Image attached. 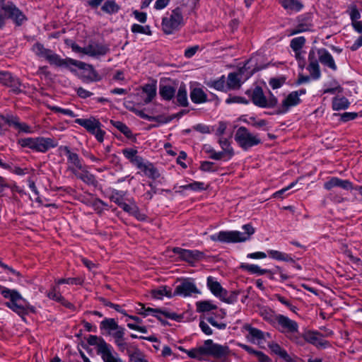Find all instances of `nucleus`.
<instances>
[{
	"label": "nucleus",
	"mask_w": 362,
	"mask_h": 362,
	"mask_svg": "<svg viewBox=\"0 0 362 362\" xmlns=\"http://www.w3.org/2000/svg\"><path fill=\"white\" fill-rule=\"evenodd\" d=\"M102 10L107 13H114L118 11L119 6L115 1H107L103 5Z\"/></svg>",
	"instance_id": "nucleus-56"
},
{
	"label": "nucleus",
	"mask_w": 362,
	"mask_h": 362,
	"mask_svg": "<svg viewBox=\"0 0 362 362\" xmlns=\"http://www.w3.org/2000/svg\"><path fill=\"white\" fill-rule=\"evenodd\" d=\"M259 315L264 320L271 323L275 321V317L276 316L272 309L266 307H262L259 309Z\"/></svg>",
	"instance_id": "nucleus-51"
},
{
	"label": "nucleus",
	"mask_w": 362,
	"mask_h": 362,
	"mask_svg": "<svg viewBox=\"0 0 362 362\" xmlns=\"http://www.w3.org/2000/svg\"><path fill=\"white\" fill-rule=\"evenodd\" d=\"M61 153H64L67 156V169L73 174L80 169H82L83 165L81 159L76 153L71 151L70 148L66 146H61L59 148Z\"/></svg>",
	"instance_id": "nucleus-13"
},
{
	"label": "nucleus",
	"mask_w": 362,
	"mask_h": 362,
	"mask_svg": "<svg viewBox=\"0 0 362 362\" xmlns=\"http://www.w3.org/2000/svg\"><path fill=\"white\" fill-rule=\"evenodd\" d=\"M207 86L220 91H227L226 80L224 76L218 79L210 81L207 83Z\"/></svg>",
	"instance_id": "nucleus-46"
},
{
	"label": "nucleus",
	"mask_w": 362,
	"mask_h": 362,
	"mask_svg": "<svg viewBox=\"0 0 362 362\" xmlns=\"http://www.w3.org/2000/svg\"><path fill=\"white\" fill-rule=\"evenodd\" d=\"M159 93L163 99L170 100L174 97L175 90L170 86H162L160 87Z\"/></svg>",
	"instance_id": "nucleus-48"
},
{
	"label": "nucleus",
	"mask_w": 362,
	"mask_h": 362,
	"mask_svg": "<svg viewBox=\"0 0 362 362\" xmlns=\"http://www.w3.org/2000/svg\"><path fill=\"white\" fill-rule=\"evenodd\" d=\"M303 339L317 349H326L330 346L329 341L322 339L321 332L308 330L304 332Z\"/></svg>",
	"instance_id": "nucleus-15"
},
{
	"label": "nucleus",
	"mask_w": 362,
	"mask_h": 362,
	"mask_svg": "<svg viewBox=\"0 0 362 362\" xmlns=\"http://www.w3.org/2000/svg\"><path fill=\"white\" fill-rule=\"evenodd\" d=\"M103 362H124L110 345L100 354Z\"/></svg>",
	"instance_id": "nucleus-33"
},
{
	"label": "nucleus",
	"mask_w": 362,
	"mask_h": 362,
	"mask_svg": "<svg viewBox=\"0 0 362 362\" xmlns=\"http://www.w3.org/2000/svg\"><path fill=\"white\" fill-rule=\"evenodd\" d=\"M179 188L196 192L202 191L206 189L204 183L202 182H193L188 185L180 186Z\"/></svg>",
	"instance_id": "nucleus-55"
},
{
	"label": "nucleus",
	"mask_w": 362,
	"mask_h": 362,
	"mask_svg": "<svg viewBox=\"0 0 362 362\" xmlns=\"http://www.w3.org/2000/svg\"><path fill=\"white\" fill-rule=\"evenodd\" d=\"M109 47L107 45L90 43L86 47V55L93 58H100L103 57L109 52Z\"/></svg>",
	"instance_id": "nucleus-22"
},
{
	"label": "nucleus",
	"mask_w": 362,
	"mask_h": 362,
	"mask_svg": "<svg viewBox=\"0 0 362 362\" xmlns=\"http://www.w3.org/2000/svg\"><path fill=\"white\" fill-rule=\"evenodd\" d=\"M47 297L53 300L60 303L66 308H71L73 305L64 299L59 292V286H53L51 290L47 293Z\"/></svg>",
	"instance_id": "nucleus-31"
},
{
	"label": "nucleus",
	"mask_w": 362,
	"mask_h": 362,
	"mask_svg": "<svg viewBox=\"0 0 362 362\" xmlns=\"http://www.w3.org/2000/svg\"><path fill=\"white\" fill-rule=\"evenodd\" d=\"M218 144L222 151H218V153H214L213 157L215 160H218L224 158H226L227 160L230 159L234 155V151L231 146L229 139L224 137H220L218 139Z\"/></svg>",
	"instance_id": "nucleus-19"
},
{
	"label": "nucleus",
	"mask_w": 362,
	"mask_h": 362,
	"mask_svg": "<svg viewBox=\"0 0 362 362\" xmlns=\"http://www.w3.org/2000/svg\"><path fill=\"white\" fill-rule=\"evenodd\" d=\"M33 52L40 58L47 60L51 65L58 67H64L66 64V59H62L59 55L46 49L42 44L35 43L32 48Z\"/></svg>",
	"instance_id": "nucleus-8"
},
{
	"label": "nucleus",
	"mask_w": 362,
	"mask_h": 362,
	"mask_svg": "<svg viewBox=\"0 0 362 362\" xmlns=\"http://www.w3.org/2000/svg\"><path fill=\"white\" fill-rule=\"evenodd\" d=\"M131 30L134 33H141L147 35H151V30L148 25L142 26L139 24H133L131 28Z\"/></svg>",
	"instance_id": "nucleus-57"
},
{
	"label": "nucleus",
	"mask_w": 362,
	"mask_h": 362,
	"mask_svg": "<svg viewBox=\"0 0 362 362\" xmlns=\"http://www.w3.org/2000/svg\"><path fill=\"white\" fill-rule=\"evenodd\" d=\"M268 347L274 354L279 356L286 362H295V361L288 355L287 351L278 343L272 341L268 344Z\"/></svg>",
	"instance_id": "nucleus-30"
},
{
	"label": "nucleus",
	"mask_w": 362,
	"mask_h": 362,
	"mask_svg": "<svg viewBox=\"0 0 362 362\" xmlns=\"http://www.w3.org/2000/svg\"><path fill=\"white\" fill-rule=\"evenodd\" d=\"M297 182H291L288 186L286 187H284L275 193L273 194V197L274 198H283V194L287 192L288 189H291L296 185Z\"/></svg>",
	"instance_id": "nucleus-63"
},
{
	"label": "nucleus",
	"mask_w": 362,
	"mask_h": 362,
	"mask_svg": "<svg viewBox=\"0 0 362 362\" xmlns=\"http://www.w3.org/2000/svg\"><path fill=\"white\" fill-rule=\"evenodd\" d=\"M207 287L210 291L221 300L227 303H232L233 300L228 297V292L221 284L213 276H209L206 281Z\"/></svg>",
	"instance_id": "nucleus-14"
},
{
	"label": "nucleus",
	"mask_w": 362,
	"mask_h": 362,
	"mask_svg": "<svg viewBox=\"0 0 362 362\" xmlns=\"http://www.w3.org/2000/svg\"><path fill=\"white\" fill-rule=\"evenodd\" d=\"M4 124H6L11 127H13L18 132H23L26 134H32L33 132L31 127L25 122H20L19 119L13 116H8L6 117H2L0 120V126Z\"/></svg>",
	"instance_id": "nucleus-17"
},
{
	"label": "nucleus",
	"mask_w": 362,
	"mask_h": 362,
	"mask_svg": "<svg viewBox=\"0 0 362 362\" xmlns=\"http://www.w3.org/2000/svg\"><path fill=\"white\" fill-rule=\"evenodd\" d=\"M136 310L139 314L143 315L144 316L152 315L153 316L157 317V313H160V311L157 309H153L151 308H146L144 305L142 303H139L137 307L136 308Z\"/></svg>",
	"instance_id": "nucleus-52"
},
{
	"label": "nucleus",
	"mask_w": 362,
	"mask_h": 362,
	"mask_svg": "<svg viewBox=\"0 0 362 362\" xmlns=\"http://www.w3.org/2000/svg\"><path fill=\"white\" fill-rule=\"evenodd\" d=\"M143 93L146 95L144 99V103L148 104L152 101L156 95V86L155 84L147 83L142 87Z\"/></svg>",
	"instance_id": "nucleus-41"
},
{
	"label": "nucleus",
	"mask_w": 362,
	"mask_h": 362,
	"mask_svg": "<svg viewBox=\"0 0 362 362\" xmlns=\"http://www.w3.org/2000/svg\"><path fill=\"white\" fill-rule=\"evenodd\" d=\"M350 105L349 101L345 97H334L332 100V109L336 111L346 110Z\"/></svg>",
	"instance_id": "nucleus-37"
},
{
	"label": "nucleus",
	"mask_w": 362,
	"mask_h": 362,
	"mask_svg": "<svg viewBox=\"0 0 362 362\" xmlns=\"http://www.w3.org/2000/svg\"><path fill=\"white\" fill-rule=\"evenodd\" d=\"M190 98L194 103L199 104L207 100V95L200 88H194L190 93Z\"/></svg>",
	"instance_id": "nucleus-36"
},
{
	"label": "nucleus",
	"mask_w": 362,
	"mask_h": 362,
	"mask_svg": "<svg viewBox=\"0 0 362 362\" xmlns=\"http://www.w3.org/2000/svg\"><path fill=\"white\" fill-rule=\"evenodd\" d=\"M7 86L10 87L13 92L16 93H18L21 92V86L22 84L20 82L19 79L13 76L11 74V78L7 81L6 85Z\"/></svg>",
	"instance_id": "nucleus-54"
},
{
	"label": "nucleus",
	"mask_w": 362,
	"mask_h": 362,
	"mask_svg": "<svg viewBox=\"0 0 362 362\" xmlns=\"http://www.w3.org/2000/svg\"><path fill=\"white\" fill-rule=\"evenodd\" d=\"M241 267L250 272L251 274H256L258 275H262L268 272V269H261L258 265L257 264H243L241 265Z\"/></svg>",
	"instance_id": "nucleus-50"
},
{
	"label": "nucleus",
	"mask_w": 362,
	"mask_h": 362,
	"mask_svg": "<svg viewBox=\"0 0 362 362\" xmlns=\"http://www.w3.org/2000/svg\"><path fill=\"white\" fill-rule=\"evenodd\" d=\"M0 293L4 298L10 299V301L19 297L20 293L15 289H10L4 286H0Z\"/></svg>",
	"instance_id": "nucleus-49"
},
{
	"label": "nucleus",
	"mask_w": 362,
	"mask_h": 362,
	"mask_svg": "<svg viewBox=\"0 0 362 362\" xmlns=\"http://www.w3.org/2000/svg\"><path fill=\"white\" fill-rule=\"evenodd\" d=\"M114 343L117 346L118 350L121 352H124L125 351H128L129 350V344L126 341L125 337H122V338H119V339H116L114 341Z\"/></svg>",
	"instance_id": "nucleus-60"
},
{
	"label": "nucleus",
	"mask_w": 362,
	"mask_h": 362,
	"mask_svg": "<svg viewBox=\"0 0 362 362\" xmlns=\"http://www.w3.org/2000/svg\"><path fill=\"white\" fill-rule=\"evenodd\" d=\"M11 19L18 25L25 20V16L13 2L6 0H0V21Z\"/></svg>",
	"instance_id": "nucleus-5"
},
{
	"label": "nucleus",
	"mask_w": 362,
	"mask_h": 362,
	"mask_svg": "<svg viewBox=\"0 0 362 362\" xmlns=\"http://www.w3.org/2000/svg\"><path fill=\"white\" fill-rule=\"evenodd\" d=\"M177 101L178 104L182 107H186L188 105L187 88L185 85L182 84L178 89L177 95Z\"/></svg>",
	"instance_id": "nucleus-45"
},
{
	"label": "nucleus",
	"mask_w": 362,
	"mask_h": 362,
	"mask_svg": "<svg viewBox=\"0 0 362 362\" xmlns=\"http://www.w3.org/2000/svg\"><path fill=\"white\" fill-rule=\"evenodd\" d=\"M199 293L196 285L188 279H185L176 286L173 296H181L183 297L190 296L193 293Z\"/></svg>",
	"instance_id": "nucleus-18"
},
{
	"label": "nucleus",
	"mask_w": 362,
	"mask_h": 362,
	"mask_svg": "<svg viewBox=\"0 0 362 362\" xmlns=\"http://www.w3.org/2000/svg\"><path fill=\"white\" fill-rule=\"evenodd\" d=\"M18 144L22 148H28L33 152L46 153L57 146V141L52 137L37 136L25 137L18 140Z\"/></svg>",
	"instance_id": "nucleus-3"
},
{
	"label": "nucleus",
	"mask_w": 362,
	"mask_h": 362,
	"mask_svg": "<svg viewBox=\"0 0 362 362\" xmlns=\"http://www.w3.org/2000/svg\"><path fill=\"white\" fill-rule=\"evenodd\" d=\"M136 167L149 178L156 180L160 177V173L157 168L151 163L145 160L144 158L141 159Z\"/></svg>",
	"instance_id": "nucleus-26"
},
{
	"label": "nucleus",
	"mask_w": 362,
	"mask_h": 362,
	"mask_svg": "<svg viewBox=\"0 0 362 362\" xmlns=\"http://www.w3.org/2000/svg\"><path fill=\"white\" fill-rule=\"evenodd\" d=\"M111 124L116 127L118 130H119L122 133H123L127 137L131 138L132 136V133L130 129L123 122L120 121H114L111 120Z\"/></svg>",
	"instance_id": "nucleus-53"
},
{
	"label": "nucleus",
	"mask_w": 362,
	"mask_h": 362,
	"mask_svg": "<svg viewBox=\"0 0 362 362\" xmlns=\"http://www.w3.org/2000/svg\"><path fill=\"white\" fill-rule=\"evenodd\" d=\"M65 64L64 67L69 69L71 71H73V69L71 68V66L81 69V78L85 82H93L100 80V76L90 64L71 58H66Z\"/></svg>",
	"instance_id": "nucleus-4"
},
{
	"label": "nucleus",
	"mask_w": 362,
	"mask_h": 362,
	"mask_svg": "<svg viewBox=\"0 0 362 362\" xmlns=\"http://www.w3.org/2000/svg\"><path fill=\"white\" fill-rule=\"evenodd\" d=\"M173 252L179 255V257L188 262H192L194 260L199 259L202 256V252L199 250H189L180 247H174Z\"/></svg>",
	"instance_id": "nucleus-24"
},
{
	"label": "nucleus",
	"mask_w": 362,
	"mask_h": 362,
	"mask_svg": "<svg viewBox=\"0 0 362 362\" xmlns=\"http://www.w3.org/2000/svg\"><path fill=\"white\" fill-rule=\"evenodd\" d=\"M235 140L244 151H247L261 143L259 134L250 132L245 127H240L237 129L235 134Z\"/></svg>",
	"instance_id": "nucleus-6"
},
{
	"label": "nucleus",
	"mask_w": 362,
	"mask_h": 362,
	"mask_svg": "<svg viewBox=\"0 0 362 362\" xmlns=\"http://www.w3.org/2000/svg\"><path fill=\"white\" fill-rule=\"evenodd\" d=\"M74 175L87 185H95L96 184L95 176L88 171L85 166H83L82 169L74 173Z\"/></svg>",
	"instance_id": "nucleus-32"
},
{
	"label": "nucleus",
	"mask_w": 362,
	"mask_h": 362,
	"mask_svg": "<svg viewBox=\"0 0 362 362\" xmlns=\"http://www.w3.org/2000/svg\"><path fill=\"white\" fill-rule=\"evenodd\" d=\"M226 85L227 90L238 89L241 86L239 74L236 73H230L228 76Z\"/></svg>",
	"instance_id": "nucleus-42"
},
{
	"label": "nucleus",
	"mask_w": 362,
	"mask_h": 362,
	"mask_svg": "<svg viewBox=\"0 0 362 362\" xmlns=\"http://www.w3.org/2000/svg\"><path fill=\"white\" fill-rule=\"evenodd\" d=\"M180 349L186 353L187 356L197 360H206L209 357L215 358H224L229 355L230 349L226 345L214 343L212 339H206L202 345L187 350L180 347Z\"/></svg>",
	"instance_id": "nucleus-1"
},
{
	"label": "nucleus",
	"mask_w": 362,
	"mask_h": 362,
	"mask_svg": "<svg viewBox=\"0 0 362 362\" xmlns=\"http://www.w3.org/2000/svg\"><path fill=\"white\" fill-rule=\"evenodd\" d=\"M269 256L274 259L284 261V262H293V259L291 257V255L274 250H269L268 251Z\"/></svg>",
	"instance_id": "nucleus-44"
},
{
	"label": "nucleus",
	"mask_w": 362,
	"mask_h": 362,
	"mask_svg": "<svg viewBox=\"0 0 362 362\" xmlns=\"http://www.w3.org/2000/svg\"><path fill=\"white\" fill-rule=\"evenodd\" d=\"M245 329L248 332L251 337V341L253 343L259 344L265 341L266 337H270L269 333L263 332L260 329L252 327L250 325L246 326Z\"/></svg>",
	"instance_id": "nucleus-29"
},
{
	"label": "nucleus",
	"mask_w": 362,
	"mask_h": 362,
	"mask_svg": "<svg viewBox=\"0 0 362 362\" xmlns=\"http://www.w3.org/2000/svg\"><path fill=\"white\" fill-rule=\"evenodd\" d=\"M137 150L134 148H125L122 150L124 157L128 159L134 165H136L141 160L142 157L137 155Z\"/></svg>",
	"instance_id": "nucleus-38"
},
{
	"label": "nucleus",
	"mask_w": 362,
	"mask_h": 362,
	"mask_svg": "<svg viewBox=\"0 0 362 362\" xmlns=\"http://www.w3.org/2000/svg\"><path fill=\"white\" fill-rule=\"evenodd\" d=\"M127 194V191L113 190L110 195V200L120 206L127 199L125 198Z\"/></svg>",
	"instance_id": "nucleus-47"
},
{
	"label": "nucleus",
	"mask_w": 362,
	"mask_h": 362,
	"mask_svg": "<svg viewBox=\"0 0 362 362\" xmlns=\"http://www.w3.org/2000/svg\"><path fill=\"white\" fill-rule=\"evenodd\" d=\"M121 326L118 325L114 318H105L100 325V329L103 334L110 336Z\"/></svg>",
	"instance_id": "nucleus-28"
},
{
	"label": "nucleus",
	"mask_w": 362,
	"mask_h": 362,
	"mask_svg": "<svg viewBox=\"0 0 362 362\" xmlns=\"http://www.w3.org/2000/svg\"><path fill=\"white\" fill-rule=\"evenodd\" d=\"M127 201L128 202V203H126L124 202L121 204L119 207L122 208L125 212L135 216L136 218L139 220L144 219V215L141 214L139 209L134 199H127Z\"/></svg>",
	"instance_id": "nucleus-27"
},
{
	"label": "nucleus",
	"mask_w": 362,
	"mask_h": 362,
	"mask_svg": "<svg viewBox=\"0 0 362 362\" xmlns=\"http://www.w3.org/2000/svg\"><path fill=\"white\" fill-rule=\"evenodd\" d=\"M300 103L301 100L298 98V95L291 92L282 100L281 104L279 107L278 112L279 114H285L291 107L297 106Z\"/></svg>",
	"instance_id": "nucleus-21"
},
{
	"label": "nucleus",
	"mask_w": 362,
	"mask_h": 362,
	"mask_svg": "<svg viewBox=\"0 0 362 362\" xmlns=\"http://www.w3.org/2000/svg\"><path fill=\"white\" fill-rule=\"evenodd\" d=\"M151 295L154 298L163 299L164 296L168 298L173 297V293L170 288L162 286L151 291Z\"/></svg>",
	"instance_id": "nucleus-35"
},
{
	"label": "nucleus",
	"mask_w": 362,
	"mask_h": 362,
	"mask_svg": "<svg viewBox=\"0 0 362 362\" xmlns=\"http://www.w3.org/2000/svg\"><path fill=\"white\" fill-rule=\"evenodd\" d=\"M226 103L227 104H231V103H243V104H247L248 101L240 96H229L226 100Z\"/></svg>",
	"instance_id": "nucleus-62"
},
{
	"label": "nucleus",
	"mask_w": 362,
	"mask_h": 362,
	"mask_svg": "<svg viewBox=\"0 0 362 362\" xmlns=\"http://www.w3.org/2000/svg\"><path fill=\"white\" fill-rule=\"evenodd\" d=\"M183 23V17L180 8L172 11L169 16H165L162 20V30L168 35L173 33L179 29Z\"/></svg>",
	"instance_id": "nucleus-7"
},
{
	"label": "nucleus",
	"mask_w": 362,
	"mask_h": 362,
	"mask_svg": "<svg viewBox=\"0 0 362 362\" xmlns=\"http://www.w3.org/2000/svg\"><path fill=\"white\" fill-rule=\"evenodd\" d=\"M309 64L308 70L310 72V76L313 79H319L321 76L320 65L317 59L315 50H310L308 54Z\"/></svg>",
	"instance_id": "nucleus-23"
},
{
	"label": "nucleus",
	"mask_w": 362,
	"mask_h": 362,
	"mask_svg": "<svg viewBox=\"0 0 362 362\" xmlns=\"http://www.w3.org/2000/svg\"><path fill=\"white\" fill-rule=\"evenodd\" d=\"M88 344L97 346V352L100 354L110 344H107L103 338L95 335H90L87 339Z\"/></svg>",
	"instance_id": "nucleus-34"
},
{
	"label": "nucleus",
	"mask_w": 362,
	"mask_h": 362,
	"mask_svg": "<svg viewBox=\"0 0 362 362\" xmlns=\"http://www.w3.org/2000/svg\"><path fill=\"white\" fill-rule=\"evenodd\" d=\"M285 82L284 78H271L269 80V85L273 89H276L280 88Z\"/></svg>",
	"instance_id": "nucleus-64"
},
{
	"label": "nucleus",
	"mask_w": 362,
	"mask_h": 362,
	"mask_svg": "<svg viewBox=\"0 0 362 362\" xmlns=\"http://www.w3.org/2000/svg\"><path fill=\"white\" fill-rule=\"evenodd\" d=\"M275 321L279 325L280 331L283 333L298 332V323L285 315L281 314L276 315Z\"/></svg>",
	"instance_id": "nucleus-16"
},
{
	"label": "nucleus",
	"mask_w": 362,
	"mask_h": 362,
	"mask_svg": "<svg viewBox=\"0 0 362 362\" xmlns=\"http://www.w3.org/2000/svg\"><path fill=\"white\" fill-rule=\"evenodd\" d=\"M317 58L318 57L319 61L325 66L329 67L333 71L337 69V66L335 64L333 57L332 54L325 48L318 49L315 51Z\"/></svg>",
	"instance_id": "nucleus-25"
},
{
	"label": "nucleus",
	"mask_w": 362,
	"mask_h": 362,
	"mask_svg": "<svg viewBox=\"0 0 362 362\" xmlns=\"http://www.w3.org/2000/svg\"><path fill=\"white\" fill-rule=\"evenodd\" d=\"M313 18L311 13H305L298 16L296 25L290 30V35H293L312 30L313 27Z\"/></svg>",
	"instance_id": "nucleus-12"
},
{
	"label": "nucleus",
	"mask_w": 362,
	"mask_h": 362,
	"mask_svg": "<svg viewBox=\"0 0 362 362\" xmlns=\"http://www.w3.org/2000/svg\"><path fill=\"white\" fill-rule=\"evenodd\" d=\"M282 6L290 11L298 12L303 7V4L298 0H281Z\"/></svg>",
	"instance_id": "nucleus-39"
},
{
	"label": "nucleus",
	"mask_w": 362,
	"mask_h": 362,
	"mask_svg": "<svg viewBox=\"0 0 362 362\" xmlns=\"http://www.w3.org/2000/svg\"><path fill=\"white\" fill-rule=\"evenodd\" d=\"M247 94L251 96L252 103L260 107H273L278 103L277 98L272 94L269 98H267L260 87H255L252 90H247Z\"/></svg>",
	"instance_id": "nucleus-9"
},
{
	"label": "nucleus",
	"mask_w": 362,
	"mask_h": 362,
	"mask_svg": "<svg viewBox=\"0 0 362 362\" xmlns=\"http://www.w3.org/2000/svg\"><path fill=\"white\" fill-rule=\"evenodd\" d=\"M49 109L54 112H59L63 115L69 116L70 117H76L77 116L72 110L69 109L62 108L58 106H51L49 107Z\"/></svg>",
	"instance_id": "nucleus-61"
},
{
	"label": "nucleus",
	"mask_w": 362,
	"mask_h": 362,
	"mask_svg": "<svg viewBox=\"0 0 362 362\" xmlns=\"http://www.w3.org/2000/svg\"><path fill=\"white\" fill-rule=\"evenodd\" d=\"M348 12L351 23L358 21L361 18V14L355 4H351L349 6Z\"/></svg>",
	"instance_id": "nucleus-59"
},
{
	"label": "nucleus",
	"mask_w": 362,
	"mask_h": 362,
	"mask_svg": "<svg viewBox=\"0 0 362 362\" xmlns=\"http://www.w3.org/2000/svg\"><path fill=\"white\" fill-rule=\"evenodd\" d=\"M197 305L199 312H208L216 309V305L212 304L210 301L198 302Z\"/></svg>",
	"instance_id": "nucleus-58"
},
{
	"label": "nucleus",
	"mask_w": 362,
	"mask_h": 362,
	"mask_svg": "<svg viewBox=\"0 0 362 362\" xmlns=\"http://www.w3.org/2000/svg\"><path fill=\"white\" fill-rule=\"evenodd\" d=\"M305 43V38L304 37H297L291 40L290 46L296 53V57L298 59L300 56V49Z\"/></svg>",
	"instance_id": "nucleus-40"
},
{
	"label": "nucleus",
	"mask_w": 362,
	"mask_h": 362,
	"mask_svg": "<svg viewBox=\"0 0 362 362\" xmlns=\"http://www.w3.org/2000/svg\"><path fill=\"white\" fill-rule=\"evenodd\" d=\"M75 122L83 128H85L89 133L93 134L99 142L104 140L105 132L101 129V123L100 121L90 117L88 119H76Z\"/></svg>",
	"instance_id": "nucleus-10"
},
{
	"label": "nucleus",
	"mask_w": 362,
	"mask_h": 362,
	"mask_svg": "<svg viewBox=\"0 0 362 362\" xmlns=\"http://www.w3.org/2000/svg\"><path fill=\"white\" fill-rule=\"evenodd\" d=\"M242 228L245 230L244 233L238 230H223L211 235L209 238L212 241L223 243H237L249 240L255 232L254 227L251 224H245Z\"/></svg>",
	"instance_id": "nucleus-2"
},
{
	"label": "nucleus",
	"mask_w": 362,
	"mask_h": 362,
	"mask_svg": "<svg viewBox=\"0 0 362 362\" xmlns=\"http://www.w3.org/2000/svg\"><path fill=\"white\" fill-rule=\"evenodd\" d=\"M127 318L131 319L135 322L134 323H131V322L127 323V327L130 329L136 330V331L140 332L141 333L147 332V329L146 327L139 325V324H141L142 322V320L141 318H139L137 316H134V315H127Z\"/></svg>",
	"instance_id": "nucleus-43"
},
{
	"label": "nucleus",
	"mask_w": 362,
	"mask_h": 362,
	"mask_svg": "<svg viewBox=\"0 0 362 362\" xmlns=\"http://www.w3.org/2000/svg\"><path fill=\"white\" fill-rule=\"evenodd\" d=\"M6 306L17 313L18 315H24L29 312L34 313L35 308L30 305L21 295L9 302L5 303Z\"/></svg>",
	"instance_id": "nucleus-11"
},
{
	"label": "nucleus",
	"mask_w": 362,
	"mask_h": 362,
	"mask_svg": "<svg viewBox=\"0 0 362 362\" xmlns=\"http://www.w3.org/2000/svg\"><path fill=\"white\" fill-rule=\"evenodd\" d=\"M334 187H339L344 190H352L354 185L348 180H342L337 177H332L324 183V188L327 190H332Z\"/></svg>",
	"instance_id": "nucleus-20"
}]
</instances>
